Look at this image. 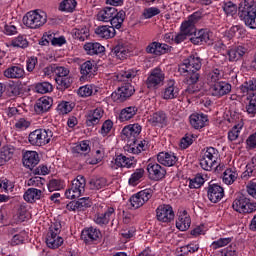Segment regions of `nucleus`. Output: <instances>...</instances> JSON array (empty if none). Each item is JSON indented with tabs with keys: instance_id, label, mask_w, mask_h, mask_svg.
I'll return each instance as SVG.
<instances>
[{
	"instance_id": "9d476101",
	"label": "nucleus",
	"mask_w": 256,
	"mask_h": 256,
	"mask_svg": "<svg viewBox=\"0 0 256 256\" xmlns=\"http://www.w3.org/2000/svg\"><path fill=\"white\" fill-rule=\"evenodd\" d=\"M81 239L86 245H93L101 239V231L93 227L87 228L82 231Z\"/></svg>"
},
{
	"instance_id": "13d9d810",
	"label": "nucleus",
	"mask_w": 256,
	"mask_h": 256,
	"mask_svg": "<svg viewBox=\"0 0 256 256\" xmlns=\"http://www.w3.org/2000/svg\"><path fill=\"white\" fill-rule=\"evenodd\" d=\"M75 151L76 153L85 156L91 151V148L89 147V144L87 142H82L75 147Z\"/></svg>"
},
{
	"instance_id": "5701e85b",
	"label": "nucleus",
	"mask_w": 256,
	"mask_h": 256,
	"mask_svg": "<svg viewBox=\"0 0 256 256\" xmlns=\"http://www.w3.org/2000/svg\"><path fill=\"white\" fill-rule=\"evenodd\" d=\"M87 55H99L105 52V47L97 42H88L84 45Z\"/></svg>"
},
{
	"instance_id": "1a4fd4ad",
	"label": "nucleus",
	"mask_w": 256,
	"mask_h": 256,
	"mask_svg": "<svg viewBox=\"0 0 256 256\" xmlns=\"http://www.w3.org/2000/svg\"><path fill=\"white\" fill-rule=\"evenodd\" d=\"M165 81V74L159 68H155L151 71L150 75L146 80L148 89H157L162 82Z\"/></svg>"
},
{
	"instance_id": "7c9ffc66",
	"label": "nucleus",
	"mask_w": 256,
	"mask_h": 256,
	"mask_svg": "<svg viewBox=\"0 0 256 256\" xmlns=\"http://www.w3.org/2000/svg\"><path fill=\"white\" fill-rule=\"evenodd\" d=\"M112 55H115L117 59H125L127 55H129V47H127V45H124L123 43H118L112 49Z\"/></svg>"
},
{
	"instance_id": "680f3d73",
	"label": "nucleus",
	"mask_w": 256,
	"mask_h": 256,
	"mask_svg": "<svg viewBox=\"0 0 256 256\" xmlns=\"http://www.w3.org/2000/svg\"><path fill=\"white\" fill-rule=\"evenodd\" d=\"M8 93L10 97H17V95H21V86L17 84H9Z\"/></svg>"
},
{
	"instance_id": "0e129e2a",
	"label": "nucleus",
	"mask_w": 256,
	"mask_h": 256,
	"mask_svg": "<svg viewBox=\"0 0 256 256\" xmlns=\"http://www.w3.org/2000/svg\"><path fill=\"white\" fill-rule=\"evenodd\" d=\"M231 241V238H220L219 240L212 243V247H214V249H219L220 247H225V245H229Z\"/></svg>"
},
{
	"instance_id": "0eeeda50",
	"label": "nucleus",
	"mask_w": 256,
	"mask_h": 256,
	"mask_svg": "<svg viewBox=\"0 0 256 256\" xmlns=\"http://www.w3.org/2000/svg\"><path fill=\"white\" fill-rule=\"evenodd\" d=\"M156 218L161 223H171L175 219V212L171 205L162 204L156 209Z\"/></svg>"
},
{
	"instance_id": "69168bd1",
	"label": "nucleus",
	"mask_w": 256,
	"mask_h": 256,
	"mask_svg": "<svg viewBox=\"0 0 256 256\" xmlns=\"http://www.w3.org/2000/svg\"><path fill=\"white\" fill-rule=\"evenodd\" d=\"M54 72L57 75V77H60V78L69 77V69L63 66H60V67L55 66Z\"/></svg>"
},
{
	"instance_id": "e2e57ef3",
	"label": "nucleus",
	"mask_w": 256,
	"mask_h": 256,
	"mask_svg": "<svg viewBox=\"0 0 256 256\" xmlns=\"http://www.w3.org/2000/svg\"><path fill=\"white\" fill-rule=\"evenodd\" d=\"M76 203L79 211H84L88 207H91V200H89V198H80Z\"/></svg>"
},
{
	"instance_id": "4be33fe9",
	"label": "nucleus",
	"mask_w": 256,
	"mask_h": 256,
	"mask_svg": "<svg viewBox=\"0 0 256 256\" xmlns=\"http://www.w3.org/2000/svg\"><path fill=\"white\" fill-rule=\"evenodd\" d=\"M95 33L102 39H113L116 35L115 29L107 25L99 26L95 29Z\"/></svg>"
},
{
	"instance_id": "6e6d98bb",
	"label": "nucleus",
	"mask_w": 256,
	"mask_h": 256,
	"mask_svg": "<svg viewBox=\"0 0 256 256\" xmlns=\"http://www.w3.org/2000/svg\"><path fill=\"white\" fill-rule=\"evenodd\" d=\"M159 13H161V10H159V8L150 7L144 9L142 16L144 17V19H151L152 17H155V15H159Z\"/></svg>"
},
{
	"instance_id": "393cba45",
	"label": "nucleus",
	"mask_w": 256,
	"mask_h": 256,
	"mask_svg": "<svg viewBox=\"0 0 256 256\" xmlns=\"http://www.w3.org/2000/svg\"><path fill=\"white\" fill-rule=\"evenodd\" d=\"M137 111H139V108L137 106H129L121 110L119 115V120L121 122L129 121L130 119H133L137 115Z\"/></svg>"
},
{
	"instance_id": "2eb2a0df",
	"label": "nucleus",
	"mask_w": 256,
	"mask_h": 256,
	"mask_svg": "<svg viewBox=\"0 0 256 256\" xmlns=\"http://www.w3.org/2000/svg\"><path fill=\"white\" fill-rule=\"evenodd\" d=\"M157 161L160 165H164V167H173L177 163V156L169 152H160L157 155Z\"/></svg>"
},
{
	"instance_id": "09e8293b",
	"label": "nucleus",
	"mask_w": 256,
	"mask_h": 256,
	"mask_svg": "<svg viewBox=\"0 0 256 256\" xmlns=\"http://www.w3.org/2000/svg\"><path fill=\"white\" fill-rule=\"evenodd\" d=\"M222 77L223 75H221V71L219 69H215L208 75V81L211 83V85H215V83H221Z\"/></svg>"
},
{
	"instance_id": "c03bdc74",
	"label": "nucleus",
	"mask_w": 256,
	"mask_h": 256,
	"mask_svg": "<svg viewBox=\"0 0 256 256\" xmlns=\"http://www.w3.org/2000/svg\"><path fill=\"white\" fill-rule=\"evenodd\" d=\"M242 93H249V91H256V79H250L244 82L241 86Z\"/></svg>"
},
{
	"instance_id": "423d86ee",
	"label": "nucleus",
	"mask_w": 256,
	"mask_h": 256,
	"mask_svg": "<svg viewBox=\"0 0 256 256\" xmlns=\"http://www.w3.org/2000/svg\"><path fill=\"white\" fill-rule=\"evenodd\" d=\"M134 93L135 87L130 83H126L111 94V99H113L116 103H123L127 101L129 97H132Z\"/></svg>"
},
{
	"instance_id": "864d4df0",
	"label": "nucleus",
	"mask_w": 256,
	"mask_h": 256,
	"mask_svg": "<svg viewBox=\"0 0 256 256\" xmlns=\"http://www.w3.org/2000/svg\"><path fill=\"white\" fill-rule=\"evenodd\" d=\"M205 183V179L201 175H197L194 179L190 180V189H199Z\"/></svg>"
},
{
	"instance_id": "ea45409f",
	"label": "nucleus",
	"mask_w": 256,
	"mask_h": 256,
	"mask_svg": "<svg viewBox=\"0 0 256 256\" xmlns=\"http://www.w3.org/2000/svg\"><path fill=\"white\" fill-rule=\"evenodd\" d=\"M77 7V1L75 0H64L60 3L59 10L67 11L68 13H73Z\"/></svg>"
},
{
	"instance_id": "338daca9",
	"label": "nucleus",
	"mask_w": 256,
	"mask_h": 256,
	"mask_svg": "<svg viewBox=\"0 0 256 256\" xmlns=\"http://www.w3.org/2000/svg\"><path fill=\"white\" fill-rule=\"evenodd\" d=\"M113 129V121L106 120L101 127V134L107 135Z\"/></svg>"
},
{
	"instance_id": "a878e982",
	"label": "nucleus",
	"mask_w": 256,
	"mask_h": 256,
	"mask_svg": "<svg viewBox=\"0 0 256 256\" xmlns=\"http://www.w3.org/2000/svg\"><path fill=\"white\" fill-rule=\"evenodd\" d=\"M207 123V115L204 114H192L190 116V124L194 129H203Z\"/></svg>"
},
{
	"instance_id": "bf43d9fd",
	"label": "nucleus",
	"mask_w": 256,
	"mask_h": 256,
	"mask_svg": "<svg viewBox=\"0 0 256 256\" xmlns=\"http://www.w3.org/2000/svg\"><path fill=\"white\" fill-rule=\"evenodd\" d=\"M193 145V135L186 134L180 141L181 149H187V147Z\"/></svg>"
},
{
	"instance_id": "a18cd8bd",
	"label": "nucleus",
	"mask_w": 256,
	"mask_h": 256,
	"mask_svg": "<svg viewBox=\"0 0 256 256\" xmlns=\"http://www.w3.org/2000/svg\"><path fill=\"white\" fill-rule=\"evenodd\" d=\"M143 175H145V170L143 168L136 169L129 179V185H137V182L143 177Z\"/></svg>"
},
{
	"instance_id": "bb28decb",
	"label": "nucleus",
	"mask_w": 256,
	"mask_h": 256,
	"mask_svg": "<svg viewBox=\"0 0 256 256\" xmlns=\"http://www.w3.org/2000/svg\"><path fill=\"white\" fill-rule=\"evenodd\" d=\"M42 196H43V191L37 188H29L24 193V199L28 203H35V201H39V199H41Z\"/></svg>"
},
{
	"instance_id": "b1692460",
	"label": "nucleus",
	"mask_w": 256,
	"mask_h": 256,
	"mask_svg": "<svg viewBox=\"0 0 256 256\" xmlns=\"http://www.w3.org/2000/svg\"><path fill=\"white\" fill-rule=\"evenodd\" d=\"M247 53V48L243 46H235L228 50L229 61H239L243 58V55Z\"/></svg>"
},
{
	"instance_id": "ddd939ff",
	"label": "nucleus",
	"mask_w": 256,
	"mask_h": 256,
	"mask_svg": "<svg viewBox=\"0 0 256 256\" xmlns=\"http://www.w3.org/2000/svg\"><path fill=\"white\" fill-rule=\"evenodd\" d=\"M147 171L150 179H153L154 181H160V179L165 178V175H167V170L157 163H149Z\"/></svg>"
},
{
	"instance_id": "a211bd4d",
	"label": "nucleus",
	"mask_w": 256,
	"mask_h": 256,
	"mask_svg": "<svg viewBox=\"0 0 256 256\" xmlns=\"http://www.w3.org/2000/svg\"><path fill=\"white\" fill-rule=\"evenodd\" d=\"M25 76V70L22 66H11L4 71V77L7 79H21Z\"/></svg>"
},
{
	"instance_id": "c756f323",
	"label": "nucleus",
	"mask_w": 256,
	"mask_h": 256,
	"mask_svg": "<svg viewBox=\"0 0 256 256\" xmlns=\"http://www.w3.org/2000/svg\"><path fill=\"white\" fill-rule=\"evenodd\" d=\"M125 11L120 10L119 12H116V16H113L108 22H110L113 29H121V26L123 25V21H125Z\"/></svg>"
},
{
	"instance_id": "a19ab883",
	"label": "nucleus",
	"mask_w": 256,
	"mask_h": 256,
	"mask_svg": "<svg viewBox=\"0 0 256 256\" xmlns=\"http://www.w3.org/2000/svg\"><path fill=\"white\" fill-rule=\"evenodd\" d=\"M237 179V172L232 171L231 169H226L223 173V182L226 185H233Z\"/></svg>"
},
{
	"instance_id": "6ab92c4d",
	"label": "nucleus",
	"mask_w": 256,
	"mask_h": 256,
	"mask_svg": "<svg viewBox=\"0 0 256 256\" xmlns=\"http://www.w3.org/2000/svg\"><path fill=\"white\" fill-rule=\"evenodd\" d=\"M101 117H103V110H101L100 108H96L95 110L90 111L86 119L87 127H93V125H98L99 121H101Z\"/></svg>"
},
{
	"instance_id": "6e6552de",
	"label": "nucleus",
	"mask_w": 256,
	"mask_h": 256,
	"mask_svg": "<svg viewBox=\"0 0 256 256\" xmlns=\"http://www.w3.org/2000/svg\"><path fill=\"white\" fill-rule=\"evenodd\" d=\"M142 127L139 124H129L122 130L123 137L127 138L128 143H137L139 135H141Z\"/></svg>"
},
{
	"instance_id": "2f4dec72",
	"label": "nucleus",
	"mask_w": 256,
	"mask_h": 256,
	"mask_svg": "<svg viewBox=\"0 0 256 256\" xmlns=\"http://www.w3.org/2000/svg\"><path fill=\"white\" fill-rule=\"evenodd\" d=\"M176 227L179 231H187L189 227H191V218L187 216L184 211V215L179 216L178 220L176 221Z\"/></svg>"
},
{
	"instance_id": "f3484780",
	"label": "nucleus",
	"mask_w": 256,
	"mask_h": 256,
	"mask_svg": "<svg viewBox=\"0 0 256 256\" xmlns=\"http://www.w3.org/2000/svg\"><path fill=\"white\" fill-rule=\"evenodd\" d=\"M118 12L119 11L115 7H106L98 12V21H104V23H109V21H111V19L115 17Z\"/></svg>"
},
{
	"instance_id": "412c9836",
	"label": "nucleus",
	"mask_w": 256,
	"mask_h": 256,
	"mask_svg": "<svg viewBox=\"0 0 256 256\" xmlns=\"http://www.w3.org/2000/svg\"><path fill=\"white\" fill-rule=\"evenodd\" d=\"M114 161L116 167H126V169H131V167H135V165H137V160L128 158L123 154L116 156Z\"/></svg>"
},
{
	"instance_id": "aec40b11",
	"label": "nucleus",
	"mask_w": 256,
	"mask_h": 256,
	"mask_svg": "<svg viewBox=\"0 0 256 256\" xmlns=\"http://www.w3.org/2000/svg\"><path fill=\"white\" fill-rule=\"evenodd\" d=\"M113 213H115V209L113 207H109L104 213H98L95 216L94 221L97 225H107L109 221H111Z\"/></svg>"
},
{
	"instance_id": "603ef678",
	"label": "nucleus",
	"mask_w": 256,
	"mask_h": 256,
	"mask_svg": "<svg viewBox=\"0 0 256 256\" xmlns=\"http://www.w3.org/2000/svg\"><path fill=\"white\" fill-rule=\"evenodd\" d=\"M72 185L79 189L80 191H82L83 193H85L86 181L84 176H77L76 179L72 181Z\"/></svg>"
},
{
	"instance_id": "de8ad7c7",
	"label": "nucleus",
	"mask_w": 256,
	"mask_h": 256,
	"mask_svg": "<svg viewBox=\"0 0 256 256\" xmlns=\"http://www.w3.org/2000/svg\"><path fill=\"white\" fill-rule=\"evenodd\" d=\"M223 11L226 13V15H235L237 13V4L228 1V2H224L223 4Z\"/></svg>"
},
{
	"instance_id": "5fc2aeb1",
	"label": "nucleus",
	"mask_w": 256,
	"mask_h": 256,
	"mask_svg": "<svg viewBox=\"0 0 256 256\" xmlns=\"http://www.w3.org/2000/svg\"><path fill=\"white\" fill-rule=\"evenodd\" d=\"M130 203L132 207H134V209H139V207H143L146 202L144 201V199H142L141 196H139V193H137L130 198Z\"/></svg>"
},
{
	"instance_id": "4468645a",
	"label": "nucleus",
	"mask_w": 256,
	"mask_h": 256,
	"mask_svg": "<svg viewBox=\"0 0 256 256\" xmlns=\"http://www.w3.org/2000/svg\"><path fill=\"white\" fill-rule=\"evenodd\" d=\"M52 105H53V99L42 97L34 105V111L38 115H41L42 113H47V111L51 109Z\"/></svg>"
},
{
	"instance_id": "39448f33",
	"label": "nucleus",
	"mask_w": 256,
	"mask_h": 256,
	"mask_svg": "<svg viewBox=\"0 0 256 256\" xmlns=\"http://www.w3.org/2000/svg\"><path fill=\"white\" fill-rule=\"evenodd\" d=\"M232 208L237 213H253L256 211V203H251V200L245 197V195H239L232 203Z\"/></svg>"
},
{
	"instance_id": "49530a36",
	"label": "nucleus",
	"mask_w": 256,
	"mask_h": 256,
	"mask_svg": "<svg viewBox=\"0 0 256 256\" xmlns=\"http://www.w3.org/2000/svg\"><path fill=\"white\" fill-rule=\"evenodd\" d=\"M241 129H243L242 124L235 125L229 132H228V139L229 141H237L239 138V133H241Z\"/></svg>"
},
{
	"instance_id": "c85d7f7f",
	"label": "nucleus",
	"mask_w": 256,
	"mask_h": 256,
	"mask_svg": "<svg viewBox=\"0 0 256 256\" xmlns=\"http://www.w3.org/2000/svg\"><path fill=\"white\" fill-rule=\"evenodd\" d=\"M46 245L50 249H57L63 245V238L59 235H54L53 233L49 232L46 238Z\"/></svg>"
},
{
	"instance_id": "37998d69",
	"label": "nucleus",
	"mask_w": 256,
	"mask_h": 256,
	"mask_svg": "<svg viewBox=\"0 0 256 256\" xmlns=\"http://www.w3.org/2000/svg\"><path fill=\"white\" fill-rule=\"evenodd\" d=\"M12 47H20L21 49H25L29 47V42L27 41V38L24 36H18L17 38L13 39L11 41Z\"/></svg>"
},
{
	"instance_id": "c9c22d12",
	"label": "nucleus",
	"mask_w": 256,
	"mask_h": 256,
	"mask_svg": "<svg viewBox=\"0 0 256 256\" xmlns=\"http://www.w3.org/2000/svg\"><path fill=\"white\" fill-rule=\"evenodd\" d=\"M149 122L154 127L163 125V123H167V115L164 112H156L150 117Z\"/></svg>"
},
{
	"instance_id": "79ce46f5",
	"label": "nucleus",
	"mask_w": 256,
	"mask_h": 256,
	"mask_svg": "<svg viewBox=\"0 0 256 256\" xmlns=\"http://www.w3.org/2000/svg\"><path fill=\"white\" fill-rule=\"evenodd\" d=\"M37 93H41L42 95H45V93H50V91H53V85L49 82H42L38 83L35 87Z\"/></svg>"
},
{
	"instance_id": "4d7b16f0",
	"label": "nucleus",
	"mask_w": 256,
	"mask_h": 256,
	"mask_svg": "<svg viewBox=\"0 0 256 256\" xmlns=\"http://www.w3.org/2000/svg\"><path fill=\"white\" fill-rule=\"evenodd\" d=\"M89 37V30L87 28L76 29L74 32V39L78 41H85Z\"/></svg>"
},
{
	"instance_id": "774afa93",
	"label": "nucleus",
	"mask_w": 256,
	"mask_h": 256,
	"mask_svg": "<svg viewBox=\"0 0 256 256\" xmlns=\"http://www.w3.org/2000/svg\"><path fill=\"white\" fill-rule=\"evenodd\" d=\"M247 193L256 199V182L251 181L247 185Z\"/></svg>"
},
{
	"instance_id": "cd10ccee",
	"label": "nucleus",
	"mask_w": 256,
	"mask_h": 256,
	"mask_svg": "<svg viewBox=\"0 0 256 256\" xmlns=\"http://www.w3.org/2000/svg\"><path fill=\"white\" fill-rule=\"evenodd\" d=\"M80 73L83 79H91L95 75V66L91 61H86L80 66Z\"/></svg>"
},
{
	"instance_id": "9b49d317",
	"label": "nucleus",
	"mask_w": 256,
	"mask_h": 256,
	"mask_svg": "<svg viewBox=\"0 0 256 256\" xmlns=\"http://www.w3.org/2000/svg\"><path fill=\"white\" fill-rule=\"evenodd\" d=\"M210 92L213 97H223L231 93V84L223 81L211 84Z\"/></svg>"
},
{
	"instance_id": "473e14b6",
	"label": "nucleus",
	"mask_w": 256,
	"mask_h": 256,
	"mask_svg": "<svg viewBox=\"0 0 256 256\" xmlns=\"http://www.w3.org/2000/svg\"><path fill=\"white\" fill-rule=\"evenodd\" d=\"M179 95V91L175 87V81L170 80L168 87L165 88L163 93L164 99H175Z\"/></svg>"
},
{
	"instance_id": "dca6fc26",
	"label": "nucleus",
	"mask_w": 256,
	"mask_h": 256,
	"mask_svg": "<svg viewBox=\"0 0 256 256\" xmlns=\"http://www.w3.org/2000/svg\"><path fill=\"white\" fill-rule=\"evenodd\" d=\"M39 164V154L35 151H28L23 156V165L28 169H33Z\"/></svg>"
},
{
	"instance_id": "f03ea898",
	"label": "nucleus",
	"mask_w": 256,
	"mask_h": 256,
	"mask_svg": "<svg viewBox=\"0 0 256 256\" xmlns=\"http://www.w3.org/2000/svg\"><path fill=\"white\" fill-rule=\"evenodd\" d=\"M239 17L250 29H256V1L243 0L238 8Z\"/></svg>"
},
{
	"instance_id": "7ed1b4c3",
	"label": "nucleus",
	"mask_w": 256,
	"mask_h": 256,
	"mask_svg": "<svg viewBox=\"0 0 256 256\" xmlns=\"http://www.w3.org/2000/svg\"><path fill=\"white\" fill-rule=\"evenodd\" d=\"M23 23L29 29H39L47 23V13L41 10L30 11L23 17Z\"/></svg>"
},
{
	"instance_id": "4c0bfd02",
	"label": "nucleus",
	"mask_w": 256,
	"mask_h": 256,
	"mask_svg": "<svg viewBox=\"0 0 256 256\" xmlns=\"http://www.w3.org/2000/svg\"><path fill=\"white\" fill-rule=\"evenodd\" d=\"M55 81L58 85L57 89H59V91H65V89H69V87H71V83H73V80L69 76L64 78L56 77Z\"/></svg>"
},
{
	"instance_id": "f704fd0d",
	"label": "nucleus",
	"mask_w": 256,
	"mask_h": 256,
	"mask_svg": "<svg viewBox=\"0 0 256 256\" xmlns=\"http://www.w3.org/2000/svg\"><path fill=\"white\" fill-rule=\"evenodd\" d=\"M200 166L202 169H204V171H211L212 169H217V167H219V163H217V160L202 156L200 159Z\"/></svg>"
},
{
	"instance_id": "8fccbe9b",
	"label": "nucleus",
	"mask_w": 256,
	"mask_h": 256,
	"mask_svg": "<svg viewBox=\"0 0 256 256\" xmlns=\"http://www.w3.org/2000/svg\"><path fill=\"white\" fill-rule=\"evenodd\" d=\"M134 77H137V71L135 70L124 71L117 76L119 81H129V79H133Z\"/></svg>"
},
{
	"instance_id": "3c124183",
	"label": "nucleus",
	"mask_w": 256,
	"mask_h": 256,
	"mask_svg": "<svg viewBox=\"0 0 256 256\" xmlns=\"http://www.w3.org/2000/svg\"><path fill=\"white\" fill-rule=\"evenodd\" d=\"M57 111L60 115H67V113L73 111V106L69 102H62L58 105Z\"/></svg>"
},
{
	"instance_id": "052dcab7",
	"label": "nucleus",
	"mask_w": 256,
	"mask_h": 256,
	"mask_svg": "<svg viewBox=\"0 0 256 256\" xmlns=\"http://www.w3.org/2000/svg\"><path fill=\"white\" fill-rule=\"evenodd\" d=\"M78 95H80V97H91V95H93V88L88 85L82 86L78 90Z\"/></svg>"
},
{
	"instance_id": "72a5a7b5",
	"label": "nucleus",
	"mask_w": 256,
	"mask_h": 256,
	"mask_svg": "<svg viewBox=\"0 0 256 256\" xmlns=\"http://www.w3.org/2000/svg\"><path fill=\"white\" fill-rule=\"evenodd\" d=\"M15 148L12 146H4L1 150L0 165H3L7 161L13 159Z\"/></svg>"
},
{
	"instance_id": "58836bf2",
	"label": "nucleus",
	"mask_w": 256,
	"mask_h": 256,
	"mask_svg": "<svg viewBox=\"0 0 256 256\" xmlns=\"http://www.w3.org/2000/svg\"><path fill=\"white\" fill-rule=\"evenodd\" d=\"M181 31L186 37H191V35H195L197 33V28H195V24L193 22H183L181 25Z\"/></svg>"
},
{
	"instance_id": "f257e3e1",
	"label": "nucleus",
	"mask_w": 256,
	"mask_h": 256,
	"mask_svg": "<svg viewBox=\"0 0 256 256\" xmlns=\"http://www.w3.org/2000/svg\"><path fill=\"white\" fill-rule=\"evenodd\" d=\"M202 65L200 57L190 56L188 59L184 60L178 68L180 75L185 77V82L188 85L185 90V93L188 95L199 93V86H197V83L201 77L199 71H201Z\"/></svg>"
},
{
	"instance_id": "e433bc0d",
	"label": "nucleus",
	"mask_w": 256,
	"mask_h": 256,
	"mask_svg": "<svg viewBox=\"0 0 256 256\" xmlns=\"http://www.w3.org/2000/svg\"><path fill=\"white\" fill-rule=\"evenodd\" d=\"M90 189L99 191V189H103V187H107V179L100 177V178H92L89 181Z\"/></svg>"
},
{
	"instance_id": "20e7f679",
	"label": "nucleus",
	"mask_w": 256,
	"mask_h": 256,
	"mask_svg": "<svg viewBox=\"0 0 256 256\" xmlns=\"http://www.w3.org/2000/svg\"><path fill=\"white\" fill-rule=\"evenodd\" d=\"M53 139V131L49 129H36L28 136V141L34 147H43Z\"/></svg>"
},
{
	"instance_id": "f8f14e48",
	"label": "nucleus",
	"mask_w": 256,
	"mask_h": 256,
	"mask_svg": "<svg viewBox=\"0 0 256 256\" xmlns=\"http://www.w3.org/2000/svg\"><path fill=\"white\" fill-rule=\"evenodd\" d=\"M222 197H225V190L218 184H209L208 199L211 203H219Z\"/></svg>"
}]
</instances>
